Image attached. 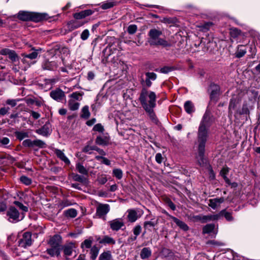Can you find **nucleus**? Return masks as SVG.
<instances>
[{"label": "nucleus", "instance_id": "f257e3e1", "mask_svg": "<svg viewBox=\"0 0 260 260\" xmlns=\"http://www.w3.org/2000/svg\"><path fill=\"white\" fill-rule=\"evenodd\" d=\"M156 95L154 92L146 90L143 88L141 91L139 100L143 108L148 114L151 121L157 124L158 120L153 110V108L156 106Z\"/></svg>", "mask_w": 260, "mask_h": 260}, {"label": "nucleus", "instance_id": "f03ea898", "mask_svg": "<svg viewBox=\"0 0 260 260\" xmlns=\"http://www.w3.org/2000/svg\"><path fill=\"white\" fill-rule=\"evenodd\" d=\"M213 123V118L209 111H206L200 122L198 131V141L207 142L209 129Z\"/></svg>", "mask_w": 260, "mask_h": 260}, {"label": "nucleus", "instance_id": "7ed1b4c3", "mask_svg": "<svg viewBox=\"0 0 260 260\" xmlns=\"http://www.w3.org/2000/svg\"><path fill=\"white\" fill-rule=\"evenodd\" d=\"M162 32L155 28L151 29L148 32V42L151 46H161L164 47L171 46V44L166 40L159 38Z\"/></svg>", "mask_w": 260, "mask_h": 260}, {"label": "nucleus", "instance_id": "20e7f679", "mask_svg": "<svg viewBox=\"0 0 260 260\" xmlns=\"http://www.w3.org/2000/svg\"><path fill=\"white\" fill-rule=\"evenodd\" d=\"M112 144V142L109 134L104 132V127L99 123V145L107 146Z\"/></svg>", "mask_w": 260, "mask_h": 260}, {"label": "nucleus", "instance_id": "39448f33", "mask_svg": "<svg viewBox=\"0 0 260 260\" xmlns=\"http://www.w3.org/2000/svg\"><path fill=\"white\" fill-rule=\"evenodd\" d=\"M145 78H143V75L141 76L140 83L142 86L141 91L143 88L147 90V88L151 86L152 81H155L157 78V75L154 72H146L145 73Z\"/></svg>", "mask_w": 260, "mask_h": 260}, {"label": "nucleus", "instance_id": "423d86ee", "mask_svg": "<svg viewBox=\"0 0 260 260\" xmlns=\"http://www.w3.org/2000/svg\"><path fill=\"white\" fill-rule=\"evenodd\" d=\"M93 238L89 237L87 239H85L81 244V248L84 250L85 249L91 248L90 249V258L92 260H95L98 255V247L96 245H94L91 247L92 244Z\"/></svg>", "mask_w": 260, "mask_h": 260}, {"label": "nucleus", "instance_id": "0eeeda50", "mask_svg": "<svg viewBox=\"0 0 260 260\" xmlns=\"http://www.w3.org/2000/svg\"><path fill=\"white\" fill-rule=\"evenodd\" d=\"M208 92L210 101L215 103H217L221 94L220 86L214 83H211L209 86Z\"/></svg>", "mask_w": 260, "mask_h": 260}, {"label": "nucleus", "instance_id": "6e6552de", "mask_svg": "<svg viewBox=\"0 0 260 260\" xmlns=\"http://www.w3.org/2000/svg\"><path fill=\"white\" fill-rule=\"evenodd\" d=\"M60 64V61L58 60H49L48 59H44L41 64V67L43 70L55 71Z\"/></svg>", "mask_w": 260, "mask_h": 260}, {"label": "nucleus", "instance_id": "1a4fd4ad", "mask_svg": "<svg viewBox=\"0 0 260 260\" xmlns=\"http://www.w3.org/2000/svg\"><path fill=\"white\" fill-rule=\"evenodd\" d=\"M198 155L197 156L198 164L202 167L205 164L206 160L204 158L206 141H198Z\"/></svg>", "mask_w": 260, "mask_h": 260}, {"label": "nucleus", "instance_id": "9d476101", "mask_svg": "<svg viewBox=\"0 0 260 260\" xmlns=\"http://www.w3.org/2000/svg\"><path fill=\"white\" fill-rule=\"evenodd\" d=\"M31 233L29 232L23 234L22 238L18 241V245L20 247L26 248L30 246L32 244Z\"/></svg>", "mask_w": 260, "mask_h": 260}, {"label": "nucleus", "instance_id": "9b49d317", "mask_svg": "<svg viewBox=\"0 0 260 260\" xmlns=\"http://www.w3.org/2000/svg\"><path fill=\"white\" fill-rule=\"evenodd\" d=\"M7 215L9 217L8 220L12 222H16L22 219L24 215L22 218L19 219L20 213L17 209L14 207L11 206L8 209L7 212Z\"/></svg>", "mask_w": 260, "mask_h": 260}, {"label": "nucleus", "instance_id": "f8f14e48", "mask_svg": "<svg viewBox=\"0 0 260 260\" xmlns=\"http://www.w3.org/2000/svg\"><path fill=\"white\" fill-rule=\"evenodd\" d=\"M22 145L25 147L33 148L38 147L40 148H45L46 143L41 140L36 139L31 141L30 139H26L22 142Z\"/></svg>", "mask_w": 260, "mask_h": 260}, {"label": "nucleus", "instance_id": "ddd939ff", "mask_svg": "<svg viewBox=\"0 0 260 260\" xmlns=\"http://www.w3.org/2000/svg\"><path fill=\"white\" fill-rule=\"evenodd\" d=\"M110 210L109 205L99 203V218H101L104 220H106V215L110 211Z\"/></svg>", "mask_w": 260, "mask_h": 260}, {"label": "nucleus", "instance_id": "4468645a", "mask_svg": "<svg viewBox=\"0 0 260 260\" xmlns=\"http://www.w3.org/2000/svg\"><path fill=\"white\" fill-rule=\"evenodd\" d=\"M48 19L49 17L46 13L31 12L30 21L39 22L43 20H47Z\"/></svg>", "mask_w": 260, "mask_h": 260}, {"label": "nucleus", "instance_id": "2eb2a0df", "mask_svg": "<svg viewBox=\"0 0 260 260\" xmlns=\"http://www.w3.org/2000/svg\"><path fill=\"white\" fill-rule=\"evenodd\" d=\"M50 96L53 100L60 102L65 96L64 92L60 88H56L50 92Z\"/></svg>", "mask_w": 260, "mask_h": 260}, {"label": "nucleus", "instance_id": "dca6fc26", "mask_svg": "<svg viewBox=\"0 0 260 260\" xmlns=\"http://www.w3.org/2000/svg\"><path fill=\"white\" fill-rule=\"evenodd\" d=\"M61 237L58 235H55L51 237L48 242L50 247H61Z\"/></svg>", "mask_w": 260, "mask_h": 260}, {"label": "nucleus", "instance_id": "f3484780", "mask_svg": "<svg viewBox=\"0 0 260 260\" xmlns=\"http://www.w3.org/2000/svg\"><path fill=\"white\" fill-rule=\"evenodd\" d=\"M109 224L111 229L115 231L119 230L124 225V222L121 218H116L109 221Z\"/></svg>", "mask_w": 260, "mask_h": 260}, {"label": "nucleus", "instance_id": "a211bd4d", "mask_svg": "<svg viewBox=\"0 0 260 260\" xmlns=\"http://www.w3.org/2000/svg\"><path fill=\"white\" fill-rule=\"evenodd\" d=\"M50 124L49 122H46L41 128L36 131V133L43 136L47 137L51 133Z\"/></svg>", "mask_w": 260, "mask_h": 260}, {"label": "nucleus", "instance_id": "6ab92c4d", "mask_svg": "<svg viewBox=\"0 0 260 260\" xmlns=\"http://www.w3.org/2000/svg\"><path fill=\"white\" fill-rule=\"evenodd\" d=\"M127 220L130 222H135L138 218H139L141 215L139 214L138 211L135 209H128L127 210Z\"/></svg>", "mask_w": 260, "mask_h": 260}, {"label": "nucleus", "instance_id": "aec40b11", "mask_svg": "<svg viewBox=\"0 0 260 260\" xmlns=\"http://www.w3.org/2000/svg\"><path fill=\"white\" fill-rule=\"evenodd\" d=\"M209 202V206H210L213 209H215L218 207H219L221 203L224 202V199L223 197L219 198H214L210 199Z\"/></svg>", "mask_w": 260, "mask_h": 260}, {"label": "nucleus", "instance_id": "412c9836", "mask_svg": "<svg viewBox=\"0 0 260 260\" xmlns=\"http://www.w3.org/2000/svg\"><path fill=\"white\" fill-rule=\"evenodd\" d=\"M239 102V100L236 96H233L230 100L229 105V115H232L233 111L234 110L237 104Z\"/></svg>", "mask_w": 260, "mask_h": 260}, {"label": "nucleus", "instance_id": "4be33fe9", "mask_svg": "<svg viewBox=\"0 0 260 260\" xmlns=\"http://www.w3.org/2000/svg\"><path fill=\"white\" fill-rule=\"evenodd\" d=\"M93 13V11L91 10H85L82 11L78 13H75L74 14V18L77 20L81 19L84 18L86 16L91 15Z\"/></svg>", "mask_w": 260, "mask_h": 260}, {"label": "nucleus", "instance_id": "5701e85b", "mask_svg": "<svg viewBox=\"0 0 260 260\" xmlns=\"http://www.w3.org/2000/svg\"><path fill=\"white\" fill-rule=\"evenodd\" d=\"M72 177L74 181L79 182L83 185H86L88 180L85 175H80L76 173L72 174Z\"/></svg>", "mask_w": 260, "mask_h": 260}, {"label": "nucleus", "instance_id": "b1692460", "mask_svg": "<svg viewBox=\"0 0 260 260\" xmlns=\"http://www.w3.org/2000/svg\"><path fill=\"white\" fill-rule=\"evenodd\" d=\"M57 48H56V50H58L59 53L62 55L61 59L63 64H64L65 62H64V57L67 56L70 54V50L67 47H63V46H57Z\"/></svg>", "mask_w": 260, "mask_h": 260}, {"label": "nucleus", "instance_id": "393cba45", "mask_svg": "<svg viewBox=\"0 0 260 260\" xmlns=\"http://www.w3.org/2000/svg\"><path fill=\"white\" fill-rule=\"evenodd\" d=\"M75 248V245L72 243H70L67 245H64L62 247L64 254L66 256H71Z\"/></svg>", "mask_w": 260, "mask_h": 260}, {"label": "nucleus", "instance_id": "a878e982", "mask_svg": "<svg viewBox=\"0 0 260 260\" xmlns=\"http://www.w3.org/2000/svg\"><path fill=\"white\" fill-rule=\"evenodd\" d=\"M61 247H50L46 250L47 253L51 257L60 256Z\"/></svg>", "mask_w": 260, "mask_h": 260}, {"label": "nucleus", "instance_id": "bb28decb", "mask_svg": "<svg viewBox=\"0 0 260 260\" xmlns=\"http://www.w3.org/2000/svg\"><path fill=\"white\" fill-rule=\"evenodd\" d=\"M30 12L20 11L17 14V18L19 20L24 21H30Z\"/></svg>", "mask_w": 260, "mask_h": 260}, {"label": "nucleus", "instance_id": "cd10ccee", "mask_svg": "<svg viewBox=\"0 0 260 260\" xmlns=\"http://www.w3.org/2000/svg\"><path fill=\"white\" fill-rule=\"evenodd\" d=\"M54 153L57 156V157L59 158L60 160H61L62 161H63L66 164L69 165L70 164V160L66 156V155L64 154L62 151L58 149H55L54 150Z\"/></svg>", "mask_w": 260, "mask_h": 260}, {"label": "nucleus", "instance_id": "c85d7f7f", "mask_svg": "<svg viewBox=\"0 0 260 260\" xmlns=\"http://www.w3.org/2000/svg\"><path fill=\"white\" fill-rule=\"evenodd\" d=\"M99 243L100 244L106 245L107 244L114 245L115 244L116 242H115V240L113 238H112L108 236H105L101 239H100L99 238Z\"/></svg>", "mask_w": 260, "mask_h": 260}, {"label": "nucleus", "instance_id": "c756f323", "mask_svg": "<svg viewBox=\"0 0 260 260\" xmlns=\"http://www.w3.org/2000/svg\"><path fill=\"white\" fill-rule=\"evenodd\" d=\"M247 52V49L245 46L239 45L237 46V51L235 55L237 58H240L244 56Z\"/></svg>", "mask_w": 260, "mask_h": 260}, {"label": "nucleus", "instance_id": "7c9ffc66", "mask_svg": "<svg viewBox=\"0 0 260 260\" xmlns=\"http://www.w3.org/2000/svg\"><path fill=\"white\" fill-rule=\"evenodd\" d=\"M184 108L185 112L189 114H192L195 111L194 106L190 101H187L185 102Z\"/></svg>", "mask_w": 260, "mask_h": 260}, {"label": "nucleus", "instance_id": "2f4dec72", "mask_svg": "<svg viewBox=\"0 0 260 260\" xmlns=\"http://www.w3.org/2000/svg\"><path fill=\"white\" fill-rule=\"evenodd\" d=\"M170 217L180 229L184 231H187L188 230L189 227L185 222L178 219L177 218L174 216H171Z\"/></svg>", "mask_w": 260, "mask_h": 260}, {"label": "nucleus", "instance_id": "473e14b6", "mask_svg": "<svg viewBox=\"0 0 260 260\" xmlns=\"http://www.w3.org/2000/svg\"><path fill=\"white\" fill-rule=\"evenodd\" d=\"M151 250L149 247L143 248L140 253V257L142 259L149 258L151 255Z\"/></svg>", "mask_w": 260, "mask_h": 260}, {"label": "nucleus", "instance_id": "72a5a7b5", "mask_svg": "<svg viewBox=\"0 0 260 260\" xmlns=\"http://www.w3.org/2000/svg\"><path fill=\"white\" fill-rule=\"evenodd\" d=\"M91 142H89L86 146H85L82 150V151L85 153L89 154L91 153L93 150H98V148L96 146L91 145Z\"/></svg>", "mask_w": 260, "mask_h": 260}, {"label": "nucleus", "instance_id": "f704fd0d", "mask_svg": "<svg viewBox=\"0 0 260 260\" xmlns=\"http://www.w3.org/2000/svg\"><path fill=\"white\" fill-rule=\"evenodd\" d=\"M112 255L111 251L107 250L102 253L99 256V260H111Z\"/></svg>", "mask_w": 260, "mask_h": 260}, {"label": "nucleus", "instance_id": "c9c22d12", "mask_svg": "<svg viewBox=\"0 0 260 260\" xmlns=\"http://www.w3.org/2000/svg\"><path fill=\"white\" fill-rule=\"evenodd\" d=\"M14 134L16 138L20 141L22 140L25 138L29 137L28 133L24 131H16Z\"/></svg>", "mask_w": 260, "mask_h": 260}, {"label": "nucleus", "instance_id": "e433bc0d", "mask_svg": "<svg viewBox=\"0 0 260 260\" xmlns=\"http://www.w3.org/2000/svg\"><path fill=\"white\" fill-rule=\"evenodd\" d=\"M158 223L157 220L151 219L150 221H146L144 222V228L145 230H150V228L154 227Z\"/></svg>", "mask_w": 260, "mask_h": 260}, {"label": "nucleus", "instance_id": "4c0bfd02", "mask_svg": "<svg viewBox=\"0 0 260 260\" xmlns=\"http://www.w3.org/2000/svg\"><path fill=\"white\" fill-rule=\"evenodd\" d=\"M89 116L90 112L89 111V107L87 106H85L81 110L80 117L82 118L87 119L89 117Z\"/></svg>", "mask_w": 260, "mask_h": 260}, {"label": "nucleus", "instance_id": "58836bf2", "mask_svg": "<svg viewBox=\"0 0 260 260\" xmlns=\"http://www.w3.org/2000/svg\"><path fill=\"white\" fill-rule=\"evenodd\" d=\"M64 215L68 217L74 218L77 215V210L75 209L71 208L64 211Z\"/></svg>", "mask_w": 260, "mask_h": 260}, {"label": "nucleus", "instance_id": "ea45409f", "mask_svg": "<svg viewBox=\"0 0 260 260\" xmlns=\"http://www.w3.org/2000/svg\"><path fill=\"white\" fill-rule=\"evenodd\" d=\"M69 108L72 111L77 110L79 107V103L73 100H70L68 103Z\"/></svg>", "mask_w": 260, "mask_h": 260}, {"label": "nucleus", "instance_id": "a19ab883", "mask_svg": "<svg viewBox=\"0 0 260 260\" xmlns=\"http://www.w3.org/2000/svg\"><path fill=\"white\" fill-rule=\"evenodd\" d=\"M116 2L114 1H106L102 4L101 8L104 10H106L112 8L115 5Z\"/></svg>", "mask_w": 260, "mask_h": 260}, {"label": "nucleus", "instance_id": "79ce46f5", "mask_svg": "<svg viewBox=\"0 0 260 260\" xmlns=\"http://www.w3.org/2000/svg\"><path fill=\"white\" fill-rule=\"evenodd\" d=\"M38 55V53L37 51H34L29 54H22V56L23 57V61H25V58H27L30 59H36Z\"/></svg>", "mask_w": 260, "mask_h": 260}, {"label": "nucleus", "instance_id": "37998d69", "mask_svg": "<svg viewBox=\"0 0 260 260\" xmlns=\"http://www.w3.org/2000/svg\"><path fill=\"white\" fill-rule=\"evenodd\" d=\"M77 170L78 172L83 175H87L88 171L87 169L81 164L78 163L76 166Z\"/></svg>", "mask_w": 260, "mask_h": 260}, {"label": "nucleus", "instance_id": "c03bdc74", "mask_svg": "<svg viewBox=\"0 0 260 260\" xmlns=\"http://www.w3.org/2000/svg\"><path fill=\"white\" fill-rule=\"evenodd\" d=\"M219 217V215L217 214L206 215L203 216V217L202 218V220H203L205 222L211 220H216L218 219Z\"/></svg>", "mask_w": 260, "mask_h": 260}, {"label": "nucleus", "instance_id": "a18cd8bd", "mask_svg": "<svg viewBox=\"0 0 260 260\" xmlns=\"http://www.w3.org/2000/svg\"><path fill=\"white\" fill-rule=\"evenodd\" d=\"M215 226L213 224H208L203 228V234H209L214 229Z\"/></svg>", "mask_w": 260, "mask_h": 260}, {"label": "nucleus", "instance_id": "49530a36", "mask_svg": "<svg viewBox=\"0 0 260 260\" xmlns=\"http://www.w3.org/2000/svg\"><path fill=\"white\" fill-rule=\"evenodd\" d=\"M241 31L237 28H232L230 29V35L233 38H236L240 35Z\"/></svg>", "mask_w": 260, "mask_h": 260}, {"label": "nucleus", "instance_id": "de8ad7c7", "mask_svg": "<svg viewBox=\"0 0 260 260\" xmlns=\"http://www.w3.org/2000/svg\"><path fill=\"white\" fill-rule=\"evenodd\" d=\"M84 24L83 22H79L77 20H75L73 21H71L70 23H69V26L72 29H76Z\"/></svg>", "mask_w": 260, "mask_h": 260}, {"label": "nucleus", "instance_id": "09e8293b", "mask_svg": "<svg viewBox=\"0 0 260 260\" xmlns=\"http://www.w3.org/2000/svg\"><path fill=\"white\" fill-rule=\"evenodd\" d=\"M113 174L118 179H121L123 176V172L120 169H113Z\"/></svg>", "mask_w": 260, "mask_h": 260}, {"label": "nucleus", "instance_id": "8fccbe9b", "mask_svg": "<svg viewBox=\"0 0 260 260\" xmlns=\"http://www.w3.org/2000/svg\"><path fill=\"white\" fill-rule=\"evenodd\" d=\"M220 214L223 215L225 219L229 221L233 220V217L230 212H226L225 210H223L220 212Z\"/></svg>", "mask_w": 260, "mask_h": 260}, {"label": "nucleus", "instance_id": "3c124183", "mask_svg": "<svg viewBox=\"0 0 260 260\" xmlns=\"http://www.w3.org/2000/svg\"><path fill=\"white\" fill-rule=\"evenodd\" d=\"M20 180L21 182H22L23 184L26 185H29L32 183L31 179L25 176H22L20 178Z\"/></svg>", "mask_w": 260, "mask_h": 260}, {"label": "nucleus", "instance_id": "603ef678", "mask_svg": "<svg viewBox=\"0 0 260 260\" xmlns=\"http://www.w3.org/2000/svg\"><path fill=\"white\" fill-rule=\"evenodd\" d=\"M9 59L12 62H15L18 60V56L15 51L12 50L8 55Z\"/></svg>", "mask_w": 260, "mask_h": 260}, {"label": "nucleus", "instance_id": "864d4df0", "mask_svg": "<svg viewBox=\"0 0 260 260\" xmlns=\"http://www.w3.org/2000/svg\"><path fill=\"white\" fill-rule=\"evenodd\" d=\"M14 204L17 206L20 209H21L22 211L26 212L28 211V208L27 207L23 205V204L19 202V201H14Z\"/></svg>", "mask_w": 260, "mask_h": 260}, {"label": "nucleus", "instance_id": "5fc2aeb1", "mask_svg": "<svg viewBox=\"0 0 260 260\" xmlns=\"http://www.w3.org/2000/svg\"><path fill=\"white\" fill-rule=\"evenodd\" d=\"M142 228L140 225H136L133 229V233L135 236L138 237L141 233Z\"/></svg>", "mask_w": 260, "mask_h": 260}, {"label": "nucleus", "instance_id": "6e6d98bb", "mask_svg": "<svg viewBox=\"0 0 260 260\" xmlns=\"http://www.w3.org/2000/svg\"><path fill=\"white\" fill-rule=\"evenodd\" d=\"M173 69H174L173 67L165 66V67H164L160 68V72L161 73L167 74V73L170 72L171 71H173Z\"/></svg>", "mask_w": 260, "mask_h": 260}, {"label": "nucleus", "instance_id": "4d7b16f0", "mask_svg": "<svg viewBox=\"0 0 260 260\" xmlns=\"http://www.w3.org/2000/svg\"><path fill=\"white\" fill-rule=\"evenodd\" d=\"M137 30V27L136 25H130L127 28V31L129 34L133 35L135 34Z\"/></svg>", "mask_w": 260, "mask_h": 260}, {"label": "nucleus", "instance_id": "13d9d810", "mask_svg": "<svg viewBox=\"0 0 260 260\" xmlns=\"http://www.w3.org/2000/svg\"><path fill=\"white\" fill-rule=\"evenodd\" d=\"M101 160V163L105 164L107 166H110L111 165V161L109 159L104 156H99V160Z\"/></svg>", "mask_w": 260, "mask_h": 260}, {"label": "nucleus", "instance_id": "bf43d9fd", "mask_svg": "<svg viewBox=\"0 0 260 260\" xmlns=\"http://www.w3.org/2000/svg\"><path fill=\"white\" fill-rule=\"evenodd\" d=\"M9 107H3L0 108V115L4 116L8 114L10 110Z\"/></svg>", "mask_w": 260, "mask_h": 260}, {"label": "nucleus", "instance_id": "052dcab7", "mask_svg": "<svg viewBox=\"0 0 260 260\" xmlns=\"http://www.w3.org/2000/svg\"><path fill=\"white\" fill-rule=\"evenodd\" d=\"M82 94L79 92H75L71 94V97L74 100H80L81 99Z\"/></svg>", "mask_w": 260, "mask_h": 260}, {"label": "nucleus", "instance_id": "680f3d73", "mask_svg": "<svg viewBox=\"0 0 260 260\" xmlns=\"http://www.w3.org/2000/svg\"><path fill=\"white\" fill-rule=\"evenodd\" d=\"M18 100L15 99H8L6 101V103L7 105L11 106L12 107L16 106Z\"/></svg>", "mask_w": 260, "mask_h": 260}, {"label": "nucleus", "instance_id": "e2e57ef3", "mask_svg": "<svg viewBox=\"0 0 260 260\" xmlns=\"http://www.w3.org/2000/svg\"><path fill=\"white\" fill-rule=\"evenodd\" d=\"M89 36V31L87 29H85L83 30V31L82 32L81 35V38L83 40H86Z\"/></svg>", "mask_w": 260, "mask_h": 260}, {"label": "nucleus", "instance_id": "0e129e2a", "mask_svg": "<svg viewBox=\"0 0 260 260\" xmlns=\"http://www.w3.org/2000/svg\"><path fill=\"white\" fill-rule=\"evenodd\" d=\"M155 160L158 163L160 164L163 160V157L162 156V155L160 153H158L155 155Z\"/></svg>", "mask_w": 260, "mask_h": 260}, {"label": "nucleus", "instance_id": "69168bd1", "mask_svg": "<svg viewBox=\"0 0 260 260\" xmlns=\"http://www.w3.org/2000/svg\"><path fill=\"white\" fill-rule=\"evenodd\" d=\"M12 50L8 48H4L0 50V54L3 55H9Z\"/></svg>", "mask_w": 260, "mask_h": 260}, {"label": "nucleus", "instance_id": "338daca9", "mask_svg": "<svg viewBox=\"0 0 260 260\" xmlns=\"http://www.w3.org/2000/svg\"><path fill=\"white\" fill-rule=\"evenodd\" d=\"M229 172V168H228V167L223 168L221 170L220 175H221V176L223 178L224 176H226V175L228 174Z\"/></svg>", "mask_w": 260, "mask_h": 260}, {"label": "nucleus", "instance_id": "774afa93", "mask_svg": "<svg viewBox=\"0 0 260 260\" xmlns=\"http://www.w3.org/2000/svg\"><path fill=\"white\" fill-rule=\"evenodd\" d=\"M61 170V168L58 167H53L50 169L51 172L54 174H57Z\"/></svg>", "mask_w": 260, "mask_h": 260}]
</instances>
